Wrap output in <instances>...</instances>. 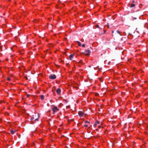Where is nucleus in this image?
<instances>
[{"mask_svg":"<svg viewBox=\"0 0 148 148\" xmlns=\"http://www.w3.org/2000/svg\"><path fill=\"white\" fill-rule=\"evenodd\" d=\"M91 53V51H90V49H87L84 52H83L82 53H84L85 55L86 56H88L90 55V53Z\"/></svg>","mask_w":148,"mask_h":148,"instance_id":"obj_1","label":"nucleus"},{"mask_svg":"<svg viewBox=\"0 0 148 148\" xmlns=\"http://www.w3.org/2000/svg\"><path fill=\"white\" fill-rule=\"evenodd\" d=\"M112 36L116 37L120 36H122V35L120 34V32L119 30H117L116 32L114 34H112Z\"/></svg>","mask_w":148,"mask_h":148,"instance_id":"obj_2","label":"nucleus"},{"mask_svg":"<svg viewBox=\"0 0 148 148\" xmlns=\"http://www.w3.org/2000/svg\"><path fill=\"white\" fill-rule=\"evenodd\" d=\"M49 77L50 79H54L56 78V76L55 74H51L49 76Z\"/></svg>","mask_w":148,"mask_h":148,"instance_id":"obj_3","label":"nucleus"},{"mask_svg":"<svg viewBox=\"0 0 148 148\" xmlns=\"http://www.w3.org/2000/svg\"><path fill=\"white\" fill-rule=\"evenodd\" d=\"M59 110L56 106H55L53 109V114H54L56 112Z\"/></svg>","mask_w":148,"mask_h":148,"instance_id":"obj_4","label":"nucleus"},{"mask_svg":"<svg viewBox=\"0 0 148 148\" xmlns=\"http://www.w3.org/2000/svg\"><path fill=\"white\" fill-rule=\"evenodd\" d=\"M78 114L80 117H81L83 116L84 113L82 111H79L78 112Z\"/></svg>","mask_w":148,"mask_h":148,"instance_id":"obj_5","label":"nucleus"},{"mask_svg":"<svg viewBox=\"0 0 148 148\" xmlns=\"http://www.w3.org/2000/svg\"><path fill=\"white\" fill-rule=\"evenodd\" d=\"M56 92L57 93V94L59 95L60 94V92H61V90L60 89V88H58L56 90Z\"/></svg>","mask_w":148,"mask_h":148,"instance_id":"obj_6","label":"nucleus"},{"mask_svg":"<svg viewBox=\"0 0 148 148\" xmlns=\"http://www.w3.org/2000/svg\"><path fill=\"white\" fill-rule=\"evenodd\" d=\"M74 55V54H72L69 56V59L70 60H71L72 58L73 57Z\"/></svg>","mask_w":148,"mask_h":148,"instance_id":"obj_7","label":"nucleus"},{"mask_svg":"<svg viewBox=\"0 0 148 148\" xmlns=\"http://www.w3.org/2000/svg\"><path fill=\"white\" fill-rule=\"evenodd\" d=\"M10 132L12 134H13L16 132L15 130H10Z\"/></svg>","mask_w":148,"mask_h":148,"instance_id":"obj_8","label":"nucleus"},{"mask_svg":"<svg viewBox=\"0 0 148 148\" xmlns=\"http://www.w3.org/2000/svg\"><path fill=\"white\" fill-rule=\"evenodd\" d=\"M41 97V100H42L43 99L44 97V96L43 95H41L40 96Z\"/></svg>","mask_w":148,"mask_h":148,"instance_id":"obj_9","label":"nucleus"},{"mask_svg":"<svg viewBox=\"0 0 148 148\" xmlns=\"http://www.w3.org/2000/svg\"><path fill=\"white\" fill-rule=\"evenodd\" d=\"M135 5V4L132 3L131 4V5H130V7L131 8L133 7Z\"/></svg>","mask_w":148,"mask_h":148,"instance_id":"obj_10","label":"nucleus"},{"mask_svg":"<svg viewBox=\"0 0 148 148\" xmlns=\"http://www.w3.org/2000/svg\"><path fill=\"white\" fill-rule=\"evenodd\" d=\"M77 44H78V45L79 46H81V44L80 42L79 41H77Z\"/></svg>","mask_w":148,"mask_h":148,"instance_id":"obj_11","label":"nucleus"},{"mask_svg":"<svg viewBox=\"0 0 148 148\" xmlns=\"http://www.w3.org/2000/svg\"><path fill=\"white\" fill-rule=\"evenodd\" d=\"M96 123H97V124H100V123L101 122L100 121H97Z\"/></svg>","mask_w":148,"mask_h":148,"instance_id":"obj_12","label":"nucleus"},{"mask_svg":"<svg viewBox=\"0 0 148 148\" xmlns=\"http://www.w3.org/2000/svg\"><path fill=\"white\" fill-rule=\"evenodd\" d=\"M85 123H90V122H88V121H85Z\"/></svg>","mask_w":148,"mask_h":148,"instance_id":"obj_13","label":"nucleus"},{"mask_svg":"<svg viewBox=\"0 0 148 148\" xmlns=\"http://www.w3.org/2000/svg\"><path fill=\"white\" fill-rule=\"evenodd\" d=\"M97 125V123H95V124H94V126L95 127Z\"/></svg>","mask_w":148,"mask_h":148,"instance_id":"obj_14","label":"nucleus"},{"mask_svg":"<svg viewBox=\"0 0 148 148\" xmlns=\"http://www.w3.org/2000/svg\"><path fill=\"white\" fill-rule=\"evenodd\" d=\"M96 27L97 28H99V26L98 25H96Z\"/></svg>","mask_w":148,"mask_h":148,"instance_id":"obj_15","label":"nucleus"},{"mask_svg":"<svg viewBox=\"0 0 148 148\" xmlns=\"http://www.w3.org/2000/svg\"><path fill=\"white\" fill-rule=\"evenodd\" d=\"M85 44H83V45H82V46L83 47H85Z\"/></svg>","mask_w":148,"mask_h":148,"instance_id":"obj_16","label":"nucleus"},{"mask_svg":"<svg viewBox=\"0 0 148 148\" xmlns=\"http://www.w3.org/2000/svg\"><path fill=\"white\" fill-rule=\"evenodd\" d=\"M7 79L8 81H10V78L9 77H8Z\"/></svg>","mask_w":148,"mask_h":148,"instance_id":"obj_17","label":"nucleus"},{"mask_svg":"<svg viewBox=\"0 0 148 148\" xmlns=\"http://www.w3.org/2000/svg\"><path fill=\"white\" fill-rule=\"evenodd\" d=\"M99 95V94L98 93H96L95 94V96H97V95Z\"/></svg>","mask_w":148,"mask_h":148,"instance_id":"obj_18","label":"nucleus"},{"mask_svg":"<svg viewBox=\"0 0 148 148\" xmlns=\"http://www.w3.org/2000/svg\"><path fill=\"white\" fill-rule=\"evenodd\" d=\"M137 19V18L136 17H134L133 18V20H135V19Z\"/></svg>","mask_w":148,"mask_h":148,"instance_id":"obj_19","label":"nucleus"},{"mask_svg":"<svg viewBox=\"0 0 148 148\" xmlns=\"http://www.w3.org/2000/svg\"><path fill=\"white\" fill-rule=\"evenodd\" d=\"M84 126L85 127H88V125H84Z\"/></svg>","mask_w":148,"mask_h":148,"instance_id":"obj_20","label":"nucleus"},{"mask_svg":"<svg viewBox=\"0 0 148 148\" xmlns=\"http://www.w3.org/2000/svg\"><path fill=\"white\" fill-rule=\"evenodd\" d=\"M38 119H35V121H38Z\"/></svg>","mask_w":148,"mask_h":148,"instance_id":"obj_21","label":"nucleus"},{"mask_svg":"<svg viewBox=\"0 0 148 148\" xmlns=\"http://www.w3.org/2000/svg\"><path fill=\"white\" fill-rule=\"evenodd\" d=\"M29 96V95H27V97H28Z\"/></svg>","mask_w":148,"mask_h":148,"instance_id":"obj_22","label":"nucleus"},{"mask_svg":"<svg viewBox=\"0 0 148 148\" xmlns=\"http://www.w3.org/2000/svg\"><path fill=\"white\" fill-rule=\"evenodd\" d=\"M107 27L108 28H109V25H108V24Z\"/></svg>","mask_w":148,"mask_h":148,"instance_id":"obj_23","label":"nucleus"},{"mask_svg":"<svg viewBox=\"0 0 148 148\" xmlns=\"http://www.w3.org/2000/svg\"><path fill=\"white\" fill-rule=\"evenodd\" d=\"M25 78H26V79H27V77H25Z\"/></svg>","mask_w":148,"mask_h":148,"instance_id":"obj_24","label":"nucleus"},{"mask_svg":"<svg viewBox=\"0 0 148 148\" xmlns=\"http://www.w3.org/2000/svg\"><path fill=\"white\" fill-rule=\"evenodd\" d=\"M99 128H100L101 127V126L100 125H99Z\"/></svg>","mask_w":148,"mask_h":148,"instance_id":"obj_25","label":"nucleus"},{"mask_svg":"<svg viewBox=\"0 0 148 148\" xmlns=\"http://www.w3.org/2000/svg\"><path fill=\"white\" fill-rule=\"evenodd\" d=\"M112 33H114V31H112Z\"/></svg>","mask_w":148,"mask_h":148,"instance_id":"obj_26","label":"nucleus"},{"mask_svg":"<svg viewBox=\"0 0 148 148\" xmlns=\"http://www.w3.org/2000/svg\"><path fill=\"white\" fill-rule=\"evenodd\" d=\"M34 119V118L33 117V118H31V119L32 120V119Z\"/></svg>","mask_w":148,"mask_h":148,"instance_id":"obj_27","label":"nucleus"},{"mask_svg":"<svg viewBox=\"0 0 148 148\" xmlns=\"http://www.w3.org/2000/svg\"><path fill=\"white\" fill-rule=\"evenodd\" d=\"M121 40H123V39H122V38H121Z\"/></svg>","mask_w":148,"mask_h":148,"instance_id":"obj_28","label":"nucleus"},{"mask_svg":"<svg viewBox=\"0 0 148 148\" xmlns=\"http://www.w3.org/2000/svg\"><path fill=\"white\" fill-rule=\"evenodd\" d=\"M132 2H133V3H134V1H132Z\"/></svg>","mask_w":148,"mask_h":148,"instance_id":"obj_29","label":"nucleus"},{"mask_svg":"<svg viewBox=\"0 0 148 148\" xmlns=\"http://www.w3.org/2000/svg\"><path fill=\"white\" fill-rule=\"evenodd\" d=\"M105 31H104V33H105Z\"/></svg>","mask_w":148,"mask_h":148,"instance_id":"obj_30","label":"nucleus"},{"mask_svg":"<svg viewBox=\"0 0 148 148\" xmlns=\"http://www.w3.org/2000/svg\"><path fill=\"white\" fill-rule=\"evenodd\" d=\"M82 60H80V62H81Z\"/></svg>","mask_w":148,"mask_h":148,"instance_id":"obj_31","label":"nucleus"},{"mask_svg":"<svg viewBox=\"0 0 148 148\" xmlns=\"http://www.w3.org/2000/svg\"><path fill=\"white\" fill-rule=\"evenodd\" d=\"M67 64H66V65H67Z\"/></svg>","mask_w":148,"mask_h":148,"instance_id":"obj_32","label":"nucleus"},{"mask_svg":"<svg viewBox=\"0 0 148 148\" xmlns=\"http://www.w3.org/2000/svg\"><path fill=\"white\" fill-rule=\"evenodd\" d=\"M138 18H140V17H139V16L138 17Z\"/></svg>","mask_w":148,"mask_h":148,"instance_id":"obj_33","label":"nucleus"},{"mask_svg":"<svg viewBox=\"0 0 148 148\" xmlns=\"http://www.w3.org/2000/svg\"><path fill=\"white\" fill-rule=\"evenodd\" d=\"M89 67H90V66H89Z\"/></svg>","mask_w":148,"mask_h":148,"instance_id":"obj_34","label":"nucleus"}]
</instances>
